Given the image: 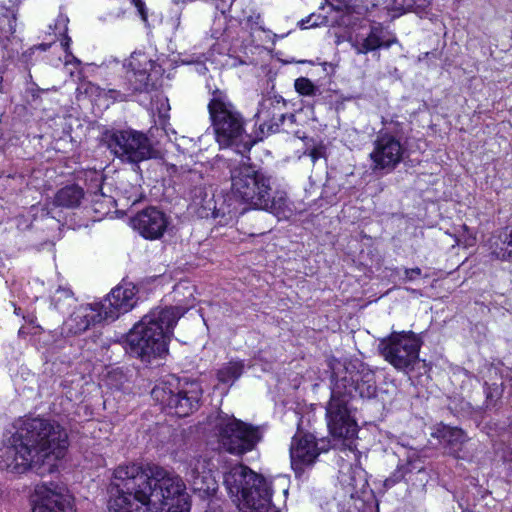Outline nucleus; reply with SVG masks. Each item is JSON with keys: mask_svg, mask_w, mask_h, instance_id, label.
Segmentation results:
<instances>
[{"mask_svg": "<svg viewBox=\"0 0 512 512\" xmlns=\"http://www.w3.org/2000/svg\"><path fill=\"white\" fill-rule=\"evenodd\" d=\"M68 448V435L57 422L41 418H27L9 440L0 448V469L22 474L28 470L38 475L53 473L57 461Z\"/></svg>", "mask_w": 512, "mask_h": 512, "instance_id": "f03ea898", "label": "nucleus"}, {"mask_svg": "<svg viewBox=\"0 0 512 512\" xmlns=\"http://www.w3.org/2000/svg\"><path fill=\"white\" fill-rule=\"evenodd\" d=\"M106 321L99 305L96 303L83 304L76 308L70 317L64 321L60 334L63 339L55 341V348H64L68 343L67 337L85 332L90 326Z\"/></svg>", "mask_w": 512, "mask_h": 512, "instance_id": "4468645a", "label": "nucleus"}, {"mask_svg": "<svg viewBox=\"0 0 512 512\" xmlns=\"http://www.w3.org/2000/svg\"><path fill=\"white\" fill-rule=\"evenodd\" d=\"M492 254L499 260L512 262V223L499 232Z\"/></svg>", "mask_w": 512, "mask_h": 512, "instance_id": "a878e982", "label": "nucleus"}, {"mask_svg": "<svg viewBox=\"0 0 512 512\" xmlns=\"http://www.w3.org/2000/svg\"><path fill=\"white\" fill-rule=\"evenodd\" d=\"M348 42L355 53L368 54L381 48H390L397 42L395 37H389L388 32L381 25H372L368 31H361L350 35Z\"/></svg>", "mask_w": 512, "mask_h": 512, "instance_id": "aec40b11", "label": "nucleus"}, {"mask_svg": "<svg viewBox=\"0 0 512 512\" xmlns=\"http://www.w3.org/2000/svg\"><path fill=\"white\" fill-rule=\"evenodd\" d=\"M421 338L412 331L394 332L388 338L381 340L379 349L381 355L394 368L409 372L419 361Z\"/></svg>", "mask_w": 512, "mask_h": 512, "instance_id": "9d476101", "label": "nucleus"}, {"mask_svg": "<svg viewBox=\"0 0 512 512\" xmlns=\"http://www.w3.org/2000/svg\"><path fill=\"white\" fill-rule=\"evenodd\" d=\"M194 201L197 203V204H202V202L205 200V198L207 197V193L204 191V189L202 188H196L194 191Z\"/></svg>", "mask_w": 512, "mask_h": 512, "instance_id": "a19ab883", "label": "nucleus"}, {"mask_svg": "<svg viewBox=\"0 0 512 512\" xmlns=\"http://www.w3.org/2000/svg\"><path fill=\"white\" fill-rule=\"evenodd\" d=\"M450 237L454 238L455 243L463 248H469L475 245L476 238L470 231L467 225H461V230L455 232L453 235L450 233Z\"/></svg>", "mask_w": 512, "mask_h": 512, "instance_id": "473e14b6", "label": "nucleus"}, {"mask_svg": "<svg viewBox=\"0 0 512 512\" xmlns=\"http://www.w3.org/2000/svg\"><path fill=\"white\" fill-rule=\"evenodd\" d=\"M136 288L132 284L118 285L100 302H97L106 322L116 320L136 304Z\"/></svg>", "mask_w": 512, "mask_h": 512, "instance_id": "f3484780", "label": "nucleus"}, {"mask_svg": "<svg viewBox=\"0 0 512 512\" xmlns=\"http://www.w3.org/2000/svg\"><path fill=\"white\" fill-rule=\"evenodd\" d=\"M425 474V468L423 461L419 457L416 451H410L407 455L405 463H399L397 468L391 473V475L385 479L384 486L391 488L403 479L407 474L411 473Z\"/></svg>", "mask_w": 512, "mask_h": 512, "instance_id": "4be33fe9", "label": "nucleus"}, {"mask_svg": "<svg viewBox=\"0 0 512 512\" xmlns=\"http://www.w3.org/2000/svg\"><path fill=\"white\" fill-rule=\"evenodd\" d=\"M404 147L397 137L390 133H379L370 153L374 171H392L401 161Z\"/></svg>", "mask_w": 512, "mask_h": 512, "instance_id": "2eb2a0df", "label": "nucleus"}, {"mask_svg": "<svg viewBox=\"0 0 512 512\" xmlns=\"http://www.w3.org/2000/svg\"><path fill=\"white\" fill-rule=\"evenodd\" d=\"M259 494L257 492H254V497L258 498Z\"/></svg>", "mask_w": 512, "mask_h": 512, "instance_id": "8fccbe9b", "label": "nucleus"}, {"mask_svg": "<svg viewBox=\"0 0 512 512\" xmlns=\"http://www.w3.org/2000/svg\"><path fill=\"white\" fill-rule=\"evenodd\" d=\"M108 148L122 162L137 165L153 155L148 137L135 130H117L108 136Z\"/></svg>", "mask_w": 512, "mask_h": 512, "instance_id": "9b49d317", "label": "nucleus"}, {"mask_svg": "<svg viewBox=\"0 0 512 512\" xmlns=\"http://www.w3.org/2000/svg\"><path fill=\"white\" fill-rule=\"evenodd\" d=\"M126 74L114 87L101 88L100 96L113 101H127L136 93L149 92L162 73L161 67L142 52H133L126 64Z\"/></svg>", "mask_w": 512, "mask_h": 512, "instance_id": "6e6552de", "label": "nucleus"}, {"mask_svg": "<svg viewBox=\"0 0 512 512\" xmlns=\"http://www.w3.org/2000/svg\"><path fill=\"white\" fill-rule=\"evenodd\" d=\"M186 313L180 306L156 307L144 315L126 336V351L144 363L168 352V342L178 320Z\"/></svg>", "mask_w": 512, "mask_h": 512, "instance_id": "20e7f679", "label": "nucleus"}, {"mask_svg": "<svg viewBox=\"0 0 512 512\" xmlns=\"http://www.w3.org/2000/svg\"><path fill=\"white\" fill-rule=\"evenodd\" d=\"M224 165L229 172L232 195L239 201L256 209L267 205V195L271 194L272 176L260 166L241 155L239 159H228Z\"/></svg>", "mask_w": 512, "mask_h": 512, "instance_id": "39448f33", "label": "nucleus"}, {"mask_svg": "<svg viewBox=\"0 0 512 512\" xmlns=\"http://www.w3.org/2000/svg\"><path fill=\"white\" fill-rule=\"evenodd\" d=\"M178 388L177 379L169 375L157 382L151 391V396L161 405L169 408L176 396Z\"/></svg>", "mask_w": 512, "mask_h": 512, "instance_id": "b1692460", "label": "nucleus"}, {"mask_svg": "<svg viewBox=\"0 0 512 512\" xmlns=\"http://www.w3.org/2000/svg\"><path fill=\"white\" fill-rule=\"evenodd\" d=\"M132 189H133V193L127 197V200H131L132 203L134 204L139 201V199L141 197V193H140L139 187H137V186H134Z\"/></svg>", "mask_w": 512, "mask_h": 512, "instance_id": "37998d69", "label": "nucleus"}, {"mask_svg": "<svg viewBox=\"0 0 512 512\" xmlns=\"http://www.w3.org/2000/svg\"><path fill=\"white\" fill-rule=\"evenodd\" d=\"M267 205L257 206L256 209L274 214L279 220L289 219L293 215L291 202L284 192L276 191L267 195Z\"/></svg>", "mask_w": 512, "mask_h": 512, "instance_id": "5701e85b", "label": "nucleus"}, {"mask_svg": "<svg viewBox=\"0 0 512 512\" xmlns=\"http://www.w3.org/2000/svg\"><path fill=\"white\" fill-rule=\"evenodd\" d=\"M214 428L220 446L235 455L253 450L262 438L258 427L238 420L234 416L219 414Z\"/></svg>", "mask_w": 512, "mask_h": 512, "instance_id": "1a4fd4ad", "label": "nucleus"}, {"mask_svg": "<svg viewBox=\"0 0 512 512\" xmlns=\"http://www.w3.org/2000/svg\"><path fill=\"white\" fill-rule=\"evenodd\" d=\"M19 312H20V308H15V313H16L17 315H19Z\"/></svg>", "mask_w": 512, "mask_h": 512, "instance_id": "09e8293b", "label": "nucleus"}, {"mask_svg": "<svg viewBox=\"0 0 512 512\" xmlns=\"http://www.w3.org/2000/svg\"><path fill=\"white\" fill-rule=\"evenodd\" d=\"M209 459L202 456H194L187 460L185 476L192 490L201 498L213 495L217 490V484L209 469Z\"/></svg>", "mask_w": 512, "mask_h": 512, "instance_id": "dca6fc26", "label": "nucleus"}, {"mask_svg": "<svg viewBox=\"0 0 512 512\" xmlns=\"http://www.w3.org/2000/svg\"><path fill=\"white\" fill-rule=\"evenodd\" d=\"M333 10L342 11L350 3V0H326Z\"/></svg>", "mask_w": 512, "mask_h": 512, "instance_id": "4c0bfd02", "label": "nucleus"}, {"mask_svg": "<svg viewBox=\"0 0 512 512\" xmlns=\"http://www.w3.org/2000/svg\"><path fill=\"white\" fill-rule=\"evenodd\" d=\"M131 226L146 239L154 240L163 236L169 225V219L164 212L148 207L138 212L130 220Z\"/></svg>", "mask_w": 512, "mask_h": 512, "instance_id": "6ab92c4d", "label": "nucleus"}, {"mask_svg": "<svg viewBox=\"0 0 512 512\" xmlns=\"http://www.w3.org/2000/svg\"><path fill=\"white\" fill-rule=\"evenodd\" d=\"M32 512H73L72 496L57 483H42L35 487Z\"/></svg>", "mask_w": 512, "mask_h": 512, "instance_id": "ddd939ff", "label": "nucleus"}, {"mask_svg": "<svg viewBox=\"0 0 512 512\" xmlns=\"http://www.w3.org/2000/svg\"><path fill=\"white\" fill-rule=\"evenodd\" d=\"M208 111L216 140L221 147L235 146L241 154L250 150L252 141L245 132L244 119L223 91H212Z\"/></svg>", "mask_w": 512, "mask_h": 512, "instance_id": "0eeeda50", "label": "nucleus"}, {"mask_svg": "<svg viewBox=\"0 0 512 512\" xmlns=\"http://www.w3.org/2000/svg\"><path fill=\"white\" fill-rule=\"evenodd\" d=\"M377 394L375 373L364 364H349L333 373L331 398L326 406L327 427L339 439L352 440L358 425L352 416L351 400L372 399Z\"/></svg>", "mask_w": 512, "mask_h": 512, "instance_id": "7ed1b4c3", "label": "nucleus"}, {"mask_svg": "<svg viewBox=\"0 0 512 512\" xmlns=\"http://www.w3.org/2000/svg\"><path fill=\"white\" fill-rule=\"evenodd\" d=\"M132 3L137 7L143 20H146L145 4L142 0H131Z\"/></svg>", "mask_w": 512, "mask_h": 512, "instance_id": "79ce46f5", "label": "nucleus"}, {"mask_svg": "<svg viewBox=\"0 0 512 512\" xmlns=\"http://www.w3.org/2000/svg\"><path fill=\"white\" fill-rule=\"evenodd\" d=\"M202 389L197 382L186 383L178 388L169 409L179 417H185L193 413L199 407Z\"/></svg>", "mask_w": 512, "mask_h": 512, "instance_id": "412c9836", "label": "nucleus"}, {"mask_svg": "<svg viewBox=\"0 0 512 512\" xmlns=\"http://www.w3.org/2000/svg\"><path fill=\"white\" fill-rule=\"evenodd\" d=\"M429 4V0H390L389 8L396 12L422 11Z\"/></svg>", "mask_w": 512, "mask_h": 512, "instance_id": "7c9ffc66", "label": "nucleus"}, {"mask_svg": "<svg viewBox=\"0 0 512 512\" xmlns=\"http://www.w3.org/2000/svg\"><path fill=\"white\" fill-rule=\"evenodd\" d=\"M15 27L16 17L13 11L0 6V42L8 39L15 32Z\"/></svg>", "mask_w": 512, "mask_h": 512, "instance_id": "c85d7f7f", "label": "nucleus"}, {"mask_svg": "<svg viewBox=\"0 0 512 512\" xmlns=\"http://www.w3.org/2000/svg\"><path fill=\"white\" fill-rule=\"evenodd\" d=\"M172 2L175 3V4H179L181 2L182 3L186 2V0H172Z\"/></svg>", "mask_w": 512, "mask_h": 512, "instance_id": "49530a36", "label": "nucleus"}, {"mask_svg": "<svg viewBox=\"0 0 512 512\" xmlns=\"http://www.w3.org/2000/svg\"><path fill=\"white\" fill-rule=\"evenodd\" d=\"M110 512H189L190 502L183 479L156 464L144 469L120 465L110 485Z\"/></svg>", "mask_w": 512, "mask_h": 512, "instance_id": "f257e3e1", "label": "nucleus"}, {"mask_svg": "<svg viewBox=\"0 0 512 512\" xmlns=\"http://www.w3.org/2000/svg\"><path fill=\"white\" fill-rule=\"evenodd\" d=\"M294 88L302 96L315 97L321 95V90L309 78L299 77L294 82Z\"/></svg>", "mask_w": 512, "mask_h": 512, "instance_id": "2f4dec72", "label": "nucleus"}, {"mask_svg": "<svg viewBox=\"0 0 512 512\" xmlns=\"http://www.w3.org/2000/svg\"><path fill=\"white\" fill-rule=\"evenodd\" d=\"M287 102L280 95L267 94L262 97L258 103V109L255 114L256 125L262 135H269L280 131L281 126L288 120L295 123L294 114H288Z\"/></svg>", "mask_w": 512, "mask_h": 512, "instance_id": "f8f14e48", "label": "nucleus"}, {"mask_svg": "<svg viewBox=\"0 0 512 512\" xmlns=\"http://www.w3.org/2000/svg\"><path fill=\"white\" fill-rule=\"evenodd\" d=\"M314 17H315V14L312 13L306 19H302L299 22L300 27L302 29H307V28H310V27H316L318 25L325 24L328 21L326 16H321V15H318V19H321V21H312Z\"/></svg>", "mask_w": 512, "mask_h": 512, "instance_id": "e433bc0d", "label": "nucleus"}, {"mask_svg": "<svg viewBox=\"0 0 512 512\" xmlns=\"http://www.w3.org/2000/svg\"><path fill=\"white\" fill-rule=\"evenodd\" d=\"M312 21H321V19H318V15L315 14V17L313 18Z\"/></svg>", "mask_w": 512, "mask_h": 512, "instance_id": "de8ad7c7", "label": "nucleus"}, {"mask_svg": "<svg viewBox=\"0 0 512 512\" xmlns=\"http://www.w3.org/2000/svg\"><path fill=\"white\" fill-rule=\"evenodd\" d=\"M242 361H230L224 364L217 372L219 382L232 385L243 373Z\"/></svg>", "mask_w": 512, "mask_h": 512, "instance_id": "cd10ccee", "label": "nucleus"}, {"mask_svg": "<svg viewBox=\"0 0 512 512\" xmlns=\"http://www.w3.org/2000/svg\"><path fill=\"white\" fill-rule=\"evenodd\" d=\"M405 277L404 279L407 281L415 280L416 278L421 276V269L418 267L411 268V269H405L404 271Z\"/></svg>", "mask_w": 512, "mask_h": 512, "instance_id": "ea45409f", "label": "nucleus"}, {"mask_svg": "<svg viewBox=\"0 0 512 512\" xmlns=\"http://www.w3.org/2000/svg\"><path fill=\"white\" fill-rule=\"evenodd\" d=\"M73 303V292L68 288L59 287L51 297V305L61 312L68 310Z\"/></svg>", "mask_w": 512, "mask_h": 512, "instance_id": "c756f323", "label": "nucleus"}, {"mask_svg": "<svg viewBox=\"0 0 512 512\" xmlns=\"http://www.w3.org/2000/svg\"><path fill=\"white\" fill-rule=\"evenodd\" d=\"M340 481L343 485L351 488V495L363 491L367 486L364 471L359 467H348L347 473H341Z\"/></svg>", "mask_w": 512, "mask_h": 512, "instance_id": "bb28decb", "label": "nucleus"}, {"mask_svg": "<svg viewBox=\"0 0 512 512\" xmlns=\"http://www.w3.org/2000/svg\"><path fill=\"white\" fill-rule=\"evenodd\" d=\"M84 192L78 185H68L61 188L54 197V203L57 206L73 208L80 204Z\"/></svg>", "mask_w": 512, "mask_h": 512, "instance_id": "393cba45", "label": "nucleus"}, {"mask_svg": "<svg viewBox=\"0 0 512 512\" xmlns=\"http://www.w3.org/2000/svg\"><path fill=\"white\" fill-rule=\"evenodd\" d=\"M484 392L486 395L485 407L487 409L494 407L497 399L499 398L498 388L497 387L493 388V387L489 386L487 383H485Z\"/></svg>", "mask_w": 512, "mask_h": 512, "instance_id": "c9c22d12", "label": "nucleus"}, {"mask_svg": "<svg viewBox=\"0 0 512 512\" xmlns=\"http://www.w3.org/2000/svg\"><path fill=\"white\" fill-rule=\"evenodd\" d=\"M70 41H71V39L69 37H65L64 42L61 43V45L65 48V50H67V48L69 47Z\"/></svg>", "mask_w": 512, "mask_h": 512, "instance_id": "c03bdc74", "label": "nucleus"}, {"mask_svg": "<svg viewBox=\"0 0 512 512\" xmlns=\"http://www.w3.org/2000/svg\"><path fill=\"white\" fill-rule=\"evenodd\" d=\"M318 446L312 434L298 432L293 438L290 447L292 468L296 473L305 467L311 466L322 451H326L325 442Z\"/></svg>", "mask_w": 512, "mask_h": 512, "instance_id": "a211bd4d", "label": "nucleus"}, {"mask_svg": "<svg viewBox=\"0 0 512 512\" xmlns=\"http://www.w3.org/2000/svg\"><path fill=\"white\" fill-rule=\"evenodd\" d=\"M228 493L241 501L245 512H270L272 504L271 483L244 465L231 467L223 478Z\"/></svg>", "mask_w": 512, "mask_h": 512, "instance_id": "423d86ee", "label": "nucleus"}, {"mask_svg": "<svg viewBox=\"0 0 512 512\" xmlns=\"http://www.w3.org/2000/svg\"><path fill=\"white\" fill-rule=\"evenodd\" d=\"M240 20L244 21L250 29H262L260 25L261 15L251 5L242 10Z\"/></svg>", "mask_w": 512, "mask_h": 512, "instance_id": "72a5a7b5", "label": "nucleus"}, {"mask_svg": "<svg viewBox=\"0 0 512 512\" xmlns=\"http://www.w3.org/2000/svg\"><path fill=\"white\" fill-rule=\"evenodd\" d=\"M450 446L452 445L453 441H463L462 438L464 437V433L461 429H458L457 427H450Z\"/></svg>", "mask_w": 512, "mask_h": 512, "instance_id": "58836bf2", "label": "nucleus"}, {"mask_svg": "<svg viewBox=\"0 0 512 512\" xmlns=\"http://www.w3.org/2000/svg\"><path fill=\"white\" fill-rule=\"evenodd\" d=\"M51 44L42 43L39 46H37L38 49H41L43 51H46L50 48Z\"/></svg>", "mask_w": 512, "mask_h": 512, "instance_id": "a18cd8bd", "label": "nucleus"}, {"mask_svg": "<svg viewBox=\"0 0 512 512\" xmlns=\"http://www.w3.org/2000/svg\"><path fill=\"white\" fill-rule=\"evenodd\" d=\"M95 204H100L102 208H107V211L110 210L112 206L116 203V201L111 196H107L102 192V189H98L94 193V198L92 200Z\"/></svg>", "mask_w": 512, "mask_h": 512, "instance_id": "f704fd0d", "label": "nucleus"}]
</instances>
